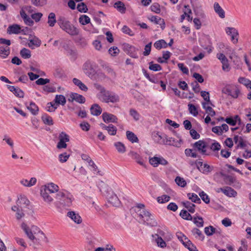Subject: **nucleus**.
<instances>
[{
  "label": "nucleus",
  "instance_id": "nucleus-10",
  "mask_svg": "<svg viewBox=\"0 0 251 251\" xmlns=\"http://www.w3.org/2000/svg\"><path fill=\"white\" fill-rule=\"evenodd\" d=\"M21 227L25 232V234L27 236V237L31 241H34L35 240L36 242H37V239H36L34 236L33 232L31 231V229L27 226L26 224L23 223L21 225Z\"/></svg>",
  "mask_w": 251,
  "mask_h": 251
},
{
  "label": "nucleus",
  "instance_id": "nucleus-29",
  "mask_svg": "<svg viewBox=\"0 0 251 251\" xmlns=\"http://www.w3.org/2000/svg\"><path fill=\"white\" fill-rule=\"evenodd\" d=\"M154 47L157 50H160L162 48H166L168 44L164 40L161 39L156 41L154 44Z\"/></svg>",
  "mask_w": 251,
  "mask_h": 251
},
{
  "label": "nucleus",
  "instance_id": "nucleus-7",
  "mask_svg": "<svg viewBox=\"0 0 251 251\" xmlns=\"http://www.w3.org/2000/svg\"><path fill=\"white\" fill-rule=\"evenodd\" d=\"M106 198L108 202L113 206L117 207L120 205V201L119 198L112 191L107 192Z\"/></svg>",
  "mask_w": 251,
  "mask_h": 251
},
{
  "label": "nucleus",
  "instance_id": "nucleus-21",
  "mask_svg": "<svg viewBox=\"0 0 251 251\" xmlns=\"http://www.w3.org/2000/svg\"><path fill=\"white\" fill-rule=\"evenodd\" d=\"M7 88L16 96L19 97V98H23L24 97V93L19 88L15 87L14 86H11V85H7Z\"/></svg>",
  "mask_w": 251,
  "mask_h": 251
},
{
  "label": "nucleus",
  "instance_id": "nucleus-44",
  "mask_svg": "<svg viewBox=\"0 0 251 251\" xmlns=\"http://www.w3.org/2000/svg\"><path fill=\"white\" fill-rule=\"evenodd\" d=\"M187 196L189 200L193 202L200 203L201 201L197 195L195 193H188Z\"/></svg>",
  "mask_w": 251,
  "mask_h": 251
},
{
  "label": "nucleus",
  "instance_id": "nucleus-3",
  "mask_svg": "<svg viewBox=\"0 0 251 251\" xmlns=\"http://www.w3.org/2000/svg\"><path fill=\"white\" fill-rule=\"evenodd\" d=\"M55 199L64 206L69 207L72 205L73 196L67 192H58L56 194Z\"/></svg>",
  "mask_w": 251,
  "mask_h": 251
},
{
  "label": "nucleus",
  "instance_id": "nucleus-30",
  "mask_svg": "<svg viewBox=\"0 0 251 251\" xmlns=\"http://www.w3.org/2000/svg\"><path fill=\"white\" fill-rule=\"evenodd\" d=\"M10 54V48L6 46L0 47V56L3 58H6Z\"/></svg>",
  "mask_w": 251,
  "mask_h": 251
},
{
  "label": "nucleus",
  "instance_id": "nucleus-5",
  "mask_svg": "<svg viewBox=\"0 0 251 251\" xmlns=\"http://www.w3.org/2000/svg\"><path fill=\"white\" fill-rule=\"evenodd\" d=\"M123 48L124 51L131 57L134 58H137L138 57L137 53L138 49H136L134 47L126 43L123 44Z\"/></svg>",
  "mask_w": 251,
  "mask_h": 251
},
{
  "label": "nucleus",
  "instance_id": "nucleus-14",
  "mask_svg": "<svg viewBox=\"0 0 251 251\" xmlns=\"http://www.w3.org/2000/svg\"><path fill=\"white\" fill-rule=\"evenodd\" d=\"M41 196L44 201L48 203H51L53 200V198H55V196L51 195V193L47 192L44 190L41 191Z\"/></svg>",
  "mask_w": 251,
  "mask_h": 251
},
{
  "label": "nucleus",
  "instance_id": "nucleus-16",
  "mask_svg": "<svg viewBox=\"0 0 251 251\" xmlns=\"http://www.w3.org/2000/svg\"><path fill=\"white\" fill-rule=\"evenodd\" d=\"M21 32V26L17 24H14L8 26L7 29V33L9 34H18Z\"/></svg>",
  "mask_w": 251,
  "mask_h": 251
},
{
  "label": "nucleus",
  "instance_id": "nucleus-50",
  "mask_svg": "<svg viewBox=\"0 0 251 251\" xmlns=\"http://www.w3.org/2000/svg\"><path fill=\"white\" fill-rule=\"evenodd\" d=\"M79 22L81 25H85L90 23V19L87 15H82L79 18Z\"/></svg>",
  "mask_w": 251,
  "mask_h": 251
},
{
  "label": "nucleus",
  "instance_id": "nucleus-51",
  "mask_svg": "<svg viewBox=\"0 0 251 251\" xmlns=\"http://www.w3.org/2000/svg\"><path fill=\"white\" fill-rule=\"evenodd\" d=\"M201 96L203 98L205 102L209 103V104L213 105L211 101L210 100L209 94L208 92L202 91L201 92Z\"/></svg>",
  "mask_w": 251,
  "mask_h": 251
},
{
  "label": "nucleus",
  "instance_id": "nucleus-41",
  "mask_svg": "<svg viewBox=\"0 0 251 251\" xmlns=\"http://www.w3.org/2000/svg\"><path fill=\"white\" fill-rule=\"evenodd\" d=\"M193 222L197 227H201L203 226L204 222L203 218L200 216L195 217L193 218Z\"/></svg>",
  "mask_w": 251,
  "mask_h": 251
},
{
  "label": "nucleus",
  "instance_id": "nucleus-48",
  "mask_svg": "<svg viewBox=\"0 0 251 251\" xmlns=\"http://www.w3.org/2000/svg\"><path fill=\"white\" fill-rule=\"evenodd\" d=\"M144 222L146 223L147 225L151 226H154L157 225L156 221L154 219L153 216L149 217L144 220Z\"/></svg>",
  "mask_w": 251,
  "mask_h": 251
},
{
  "label": "nucleus",
  "instance_id": "nucleus-45",
  "mask_svg": "<svg viewBox=\"0 0 251 251\" xmlns=\"http://www.w3.org/2000/svg\"><path fill=\"white\" fill-rule=\"evenodd\" d=\"M179 215L184 220L191 221L193 219V217L185 210H182Z\"/></svg>",
  "mask_w": 251,
  "mask_h": 251
},
{
  "label": "nucleus",
  "instance_id": "nucleus-58",
  "mask_svg": "<svg viewBox=\"0 0 251 251\" xmlns=\"http://www.w3.org/2000/svg\"><path fill=\"white\" fill-rule=\"evenodd\" d=\"M149 69L153 71H160L162 69L161 66L158 64H153L152 62L149 63Z\"/></svg>",
  "mask_w": 251,
  "mask_h": 251
},
{
  "label": "nucleus",
  "instance_id": "nucleus-18",
  "mask_svg": "<svg viewBox=\"0 0 251 251\" xmlns=\"http://www.w3.org/2000/svg\"><path fill=\"white\" fill-rule=\"evenodd\" d=\"M223 92L228 95L231 96L233 98H237L240 93V90L237 88H233L231 89L226 88Z\"/></svg>",
  "mask_w": 251,
  "mask_h": 251
},
{
  "label": "nucleus",
  "instance_id": "nucleus-11",
  "mask_svg": "<svg viewBox=\"0 0 251 251\" xmlns=\"http://www.w3.org/2000/svg\"><path fill=\"white\" fill-rule=\"evenodd\" d=\"M43 190H45L47 192L51 193V195L56 196V194L55 193H57L59 192V187L57 185L53 183H50L46 185Z\"/></svg>",
  "mask_w": 251,
  "mask_h": 251
},
{
  "label": "nucleus",
  "instance_id": "nucleus-47",
  "mask_svg": "<svg viewBox=\"0 0 251 251\" xmlns=\"http://www.w3.org/2000/svg\"><path fill=\"white\" fill-rule=\"evenodd\" d=\"M170 197L167 195H163L161 196L158 197L157 201L158 203H164L168 202L170 200Z\"/></svg>",
  "mask_w": 251,
  "mask_h": 251
},
{
  "label": "nucleus",
  "instance_id": "nucleus-27",
  "mask_svg": "<svg viewBox=\"0 0 251 251\" xmlns=\"http://www.w3.org/2000/svg\"><path fill=\"white\" fill-rule=\"evenodd\" d=\"M114 7L121 13H125L126 12V8L125 5L124 3L121 1L116 2L114 4Z\"/></svg>",
  "mask_w": 251,
  "mask_h": 251
},
{
  "label": "nucleus",
  "instance_id": "nucleus-54",
  "mask_svg": "<svg viewBox=\"0 0 251 251\" xmlns=\"http://www.w3.org/2000/svg\"><path fill=\"white\" fill-rule=\"evenodd\" d=\"M108 134L110 135H115L117 132V128L113 125L110 124L107 126L106 129Z\"/></svg>",
  "mask_w": 251,
  "mask_h": 251
},
{
  "label": "nucleus",
  "instance_id": "nucleus-4",
  "mask_svg": "<svg viewBox=\"0 0 251 251\" xmlns=\"http://www.w3.org/2000/svg\"><path fill=\"white\" fill-rule=\"evenodd\" d=\"M206 143L203 140H199L193 145L194 150L198 151L202 155H208L209 153L206 152Z\"/></svg>",
  "mask_w": 251,
  "mask_h": 251
},
{
  "label": "nucleus",
  "instance_id": "nucleus-43",
  "mask_svg": "<svg viewBox=\"0 0 251 251\" xmlns=\"http://www.w3.org/2000/svg\"><path fill=\"white\" fill-rule=\"evenodd\" d=\"M192 233L194 236H195V238H197V237L199 236L201 240L203 241L204 240V235L202 234L201 231L198 228H194L192 230Z\"/></svg>",
  "mask_w": 251,
  "mask_h": 251
},
{
  "label": "nucleus",
  "instance_id": "nucleus-38",
  "mask_svg": "<svg viewBox=\"0 0 251 251\" xmlns=\"http://www.w3.org/2000/svg\"><path fill=\"white\" fill-rule=\"evenodd\" d=\"M115 147L117 151L121 153H123L126 151V147L124 144L121 142H115L114 144Z\"/></svg>",
  "mask_w": 251,
  "mask_h": 251
},
{
  "label": "nucleus",
  "instance_id": "nucleus-64",
  "mask_svg": "<svg viewBox=\"0 0 251 251\" xmlns=\"http://www.w3.org/2000/svg\"><path fill=\"white\" fill-rule=\"evenodd\" d=\"M50 80L48 78H40L36 81V84L38 85H44L49 83Z\"/></svg>",
  "mask_w": 251,
  "mask_h": 251
},
{
  "label": "nucleus",
  "instance_id": "nucleus-40",
  "mask_svg": "<svg viewBox=\"0 0 251 251\" xmlns=\"http://www.w3.org/2000/svg\"><path fill=\"white\" fill-rule=\"evenodd\" d=\"M42 120L44 123L47 125L51 126L53 124L52 118L47 114L43 115L42 116Z\"/></svg>",
  "mask_w": 251,
  "mask_h": 251
},
{
  "label": "nucleus",
  "instance_id": "nucleus-52",
  "mask_svg": "<svg viewBox=\"0 0 251 251\" xmlns=\"http://www.w3.org/2000/svg\"><path fill=\"white\" fill-rule=\"evenodd\" d=\"M225 181L226 184L231 185L236 181V178L232 176L226 175L225 176Z\"/></svg>",
  "mask_w": 251,
  "mask_h": 251
},
{
  "label": "nucleus",
  "instance_id": "nucleus-26",
  "mask_svg": "<svg viewBox=\"0 0 251 251\" xmlns=\"http://www.w3.org/2000/svg\"><path fill=\"white\" fill-rule=\"evenodd\" d=\"M223 193L229 197H235L237 195V193L236 191L228 186L224 188V192Z\"/></svg>",
  "mask_w": 251,
  "mask_h": 251
},
{
  "label": "nucleus",
  "instance_id": "nucleus-46",
  "mask_svg": "<svg viewBox=\"0 0 251 251\" xmlns=\"http://www.w3.org/2000/svg\"><path fill=\"white\" fill-rule=\"evenodd\" d=\"M188 110L190 114L194 116H197L198 115V109L193 104L189 103L188 105Z\"/></svg>",
  "mask_w": 251,
  "mask_h": 251
},
{
  "label": "nucleus",
  "instance_id": "nucleus-12",
  "mask_svg": "<svg viewBox=\"0 0 251 251\" xmlns=\"http://www.w3.org/2000/svg\"><path fill=\"white\" fill-rule=\"evenodd\" d=\"M102 117L103 121L106 123H117L118 118L112 114L104 112L102 115Z\"/></svg>",
  "mask_w": 251,
  "mask_h": 251
},
{
  "label": "nucleus",
  "instance_id": "nucleus-57",
  "mask_svg": "<svg viewBox=\"0 0 251 251\" xmlns=\"http://www.w3.org/2000/svg\"><path fill=\"white\" fill-rule=\"evenodd\" d=\"M226 34L228 35L231 36V35H239L238 30L234 28V27H227L226 28Z\"/></svg>",
  "mask_w": 251,
  "mask_h": 251
},
{
  "label": "nucleus",
  "instance_id": "nucleus-61",
  "mask_svg": "<svg viewBox=\"0 0 251 251\" xmlns=\"http://www.w3.org/2000/svg\"><path fill=\"white\" fill-rule=\"evenodd\" d=\"M70 156L66 152L61 153L59 155V160L60 162L64 163L67 161Z\"/></svg>",
  "mask_w": 251,
  "mask_h": 251
},
{
  "label": "nucleus",
  "instance_id": "nucleus-56",
  "mask_svg": "<svg viewBox=\"0 0 251 251\" xmlns=\"http://www.w3.org/2000/svg\"><path fill=\"white\" fill-rule=\"evenodd\" d=\"M77 9L80 12L86 13L88 10V8L84 2H81L77 4Z\"/></svg>",
  "mask_w": 251,
  "mask_h": 251
},
{
  "label": "nucleus",
  "instance_id": "nucleus-42",
  "mask_svg": "<svg viewBox=\"0 0 251 251\" xmlns=\"http://www.w3.org/2000/svg\"><path fill=\"white\" fill-rule=\"evenodd\" d=\"M20 54L21 56L25 59H28L30 58L31 56L30 50L25 48L21 50Z\"/></svg>",
  "mask_w": 251,
  "mask_h": 251
},
{
  "label": "nucleus",
  "instance_id": "nucleus-15",
  "mask_svg": "<svg viewBox=\"0 0 251 251\" xmlns=\"http://www.w3.org/2000/svg\"><path fill=\"white\" fill-rule=\"evenodd\" d=\"M67 216L71 219L75 223L79 224L82 222L81 217L78 213L74 211H69L67 213Z\"/></svg>",
  "mask_w": 251,
  "mask_h": 251
},
{
  "label": "nucleus",
  "instance_id": "nucleus-8",
  "mask_svg": "<svg viewBox=\"0 0 251 251\" xmlns=\"http://www.w3.org/2000/svg\"><path fill=\"white\" fill-rule=\"evenodd\" d=\"M82 69L84 73L89 77H92L93 76L95 70L92 67L90 61H86L83 64Z\"/></svg>",
  "mask_w": 251,
  "mask_h": 251
},
{
  "label": "nucleus",
  "instance_id": "nucleus-13",
  "mask_svg": "<svg viewBox=\"0 0 251 251\" xmlns=\"http://www.w3.org/2000/svg\"><path fill=\"white\" fill-rule=\"evenodd\" d=\"M69 101H75L79 103H84L85 102V98L82 95L75 93H72L70 94Z\"/></svg>",
  "mask_w": 251,
  "mask_h": 251
},
{
  "label": "nucleus",
  "instance_id": "nucleus-33",
  "mask_svg": "<svg viewBox=\"0 0 251 251\" xmlns=\"http://www.w3.org/2000/svg\"><path fill=\"white\" fill-rule=\"evenodd\" d=\"M180 141H181V140L178 141L173 138L169 137L168 138H166V142H164V144L176 147H179L180 145Z\"/></svg>",
  "mask_w": 251,
  "mask_h": 251
},
{
  "label": "nucleus",
  "instance_id": "nucleus-1",
  "mask_svg": "<svg viewBox=\"0 0 251 251\" xmlns=\"http://www.w3.org/2000/svg\"><path fill=\"white\" fill-rule=\"evenodd\" d=\"M95 87L100 91L98 96L101 101L106 103H115L119 101V96L114 92L107 90L104 87L99 84H95Z\"/></svg>",
  "mask_w": 251,
  "mask_h": 251
},
{
  "label": "nucleus",
  "instance_id": "nucleus-53",
  "mask_svg": "<svg viewBox=\"0 0 251 251\" xmlns=\"http://www.w3.org/2000/svg\"><path fill=\"white\" fill-rule=\"evenodd\" d=\"M175 181L178 186L182 187H185L187 184V183L184 178L180 176H176L175 179Z\"/></svg>",
  "mask_w": 251,
  "mask_h": 251
},
{
  "label": "nucleus",
  "instance_id": "nucleus-20",
  "mask_svg": "<svg viewBox=\"0 0 251 251\" xmlns=\"http://www.w3.org/2000/svg\"><path fill=\"white\" fill-rule=\"evenodd\" d=\"M214 10L215 13L218 14L220 18L224 19L225 18V12L224 10L221 7L219 3L215 2L213 5Z\"/></svg>",
  "mask_w": 251,
  "mask_h": 251
},
{
  "label": "nucleus",
  "instance_id": "nucleus-19",
  "mask_svg": "<svg viewBox=\"0 0 251 251\" xmlns=\"http://www.w3.org/2000/svg\"><path fill=\"white\" fill-rule=\"evenodd\" d=\"M151 22H154L155 24L159 25L162 30L165 27V23L163 19L157 16H152L150 18Z\"/></svg>",
  "mask_w": 251,
  "mask_h": 251
},
{
  "label": "nucleus",
  "instance_id": "nucleus-31",
  "mask_svg": "<svg viewBox=\"0 0 251 251\" xmlns=\"http://www.w3.org/2000/svg\"><path fill=\"white\" fill-rule=\"evenodd\" d=\"M182 205L188 209V211L191 213H194L195 211V207L196 205L189 201L182 202Z\"/></svg>",
  "mask_w": 251,
  "mask_h": 251
},
{
  "label": "nucleus",
  "instance_id": "nucleus-32",
  "mask_svg": "<svg viewBox=\"0 0 251 251\" xmlns=\"http://www.w3.org/2000/svg\"><path fill=\"white\" fill-rule=\"evenodd\" d=\"M48 24L49 26L50 27L54 26L55 23L57 22L55 13L53 12L50 13L48 15Z\"/></svg>",
  "mask_w": 251,
  "mask_h": 251
},
{
  "label": "nucleus",
  "instance_id": "nucleus-2",
  "mask_svg": "<svg viewBox=\"0 0 251 251\" xmlns=\"http://www.w3.org/2000/svg\"><path fill=\"white\" fill-rule=\"evenodd\" d=\"M57 23L61 29L71 36H76L79 33V29L64 16H60L57 20Z\"/></svg>",
  "mask_w": 251,
  "mask_h": 251
},
{
  "label": "nucleus",
  "instance_id": "nucleus-37",
  "mask_svg": "<svg viewBox=\"0 0 251 251\" xmlns=\"http://www.w3.org/2000/svg\"><path fill=\"white\" fill-rule=\"evenodd\" d=\"M54 101L58 104L64 105L66 103V100L65 97L62 95H57L55 96Z\"/></svg>",
  "mask_w": 251,
  "mask_h": 251
},
{
  "label": "nucleus",
  "instance_id": "nucleus-62",
  "mask_svg": "<svg viewBox=\"0 0 251 251\" xmlns=\"http://www.w3.org/2000/svg\"><path fill=\"white\" fill-rule=\"evenodd\" d=\"M151 11L156 13H159L160 12V5L158 3H154L151 6Z\"/></svg>",
  "mask_w": 251,
  "mask_h": 251
},
{
  "label": "nucleus",
  "instance_id": "nucleus-39",
  "mask_svg": "<svg viewBox=\"0 0 251 251\" xmlns=\"http://www.w3.org/2000/svg\"><path fill=\"white\" fill-rule=\"evenodd\" d=\"M183 245L190 251H198L196 247L192 244L190 240H187L185 242H183Z\"/></svg>",
  "mask_w": 251,
  "mask_h": 251
},
{
  "label": "nucleus",
  "instance_id": "nucleus-28",
  "mask_svg": "<svg viewBox=\"0 0 251 251\" xmlns=\"http://www.w3.org/2000/svg\"><path fill=\"white\" fill-rule=\"evenodd\" d=\"M208 104L209 103L207 102H202V107L205 110L206 113L208 114L209 116L213 117L215 115V112L211 107L208 105Z\"/></svg>",
  "mask_w": 251,
  "mask_h": 251
},
{
  "label": "nucleus",
  "instance_id": "nucleus-34",
  "mask_svg": "<svg viewBox=\"0 0 251 251\" xmlns=\"http://www.w3.org/2000/svg\"><path fill=\"white\" fill-rule=\"evenodd\" d=\"M126 135L127 139L132 143L138 142L139 140L137 136L132 131H127L126 132Z\"/></svg>",
  "mask_w": 251,
  "mask_h": 251
},
{
  "label": "nucleus",
  "instance_id": "nucleus-9",
  "mask_svg": "<svg viewBox=\"0 0 251 251\" xmlns=\"http://www.w3.org/2000/svg\"><path fill=\"white\" fill-rule=\"evenodd\" d=\"M217 57L222 63L223 70L225 71H228L229 70V65L226 57L223 53H217Z\"/></svg>",
  "mask_w": 251,
  "mask_h": 251
},
{
  "label": "nucleus",
  "instance_id": "nucleus-63",
  "mask_svg": "<svg viewBox=\"0 0 251 251\" xmlns=\"http://www.w3.org/2000/svg\"><path fill=\"white\" fill-rule=\"evenodd\" d=\"M202 200L206 203H209L210 202V199L208 196L203 191H202L199 194Z\"/></svg>",
  "mask_w": 251,
  "mask_h": 251
},
{
  "label": "nucleus",
  "instance_id": "nucleus-25",
  "mask_svg": "<svg viewBox=\"0 0 251 251\" xmlns=\"http://www.w3.org/2000/svg\"><path fill=\"white\" fill-rule=\"evenodd\" d=\"M91 114L95 116H99L102 112L101 108L98 104H93L90 108Z\"/></svg>",
  "mask_w": 251,
  "mask_h": 251
},
{
  "label": "nucleus",
  "instance_id": "nucleus-24",
  "mask_svg": "<svg viewBox=\"0 0 251 251\" xmlns=\"http://www.w3.org/2000/svg\"><path fill=\"white\" fill-rule=\"evenodd\" d=\"M25 105L27 109L29 110L33 115H36L38 113L39 108L34 102H31L29 105H27V103H25Z\"/></svg>",
  "mask_w": 251,
  "mask_h": 251
},
{
  "label": "nucleus",
  "instance_id": "nucleus-59",
  "mask_svg": "<svg viewBox=\"0 0 251 251\" xmlns=\"http://www.w3.org/2000/svg\"><path fill=\"white\" fill-rule=\"evenodd\" d=\"M41 41L38 38H36L35 39H31L29 40V43H28V47L30 48L32 47V46L35 45L37 47H39L41 45Z\"/></svg>",
  "mask_w": 251,
  "mask_h": 251
},
{
  "label": "nucleus",
  "instance_id": "nucleus-22",
  "mask_svg": "<svg viewBox=\"0 0 251 251\" xmlns=\"http://www.w3.org/2000/svg\"><path fill=\"white\" fill-rule=\"evenodd\" d=\"M128 155L133 159H135L138 164L142 166H145V163L143 158L138 153L134 151H130Z\"/></svg>",
  "mask_w": 251,
  "mask_h": 251
},
{
  "label": "nucleus",
  "instance_id": "nucleus-55",
  "mask_svg": "<svg viewBox=\"0 0 251 251\" xmlns=\"http://www.w3.org/2000/svg\"><path fill=\"white\" fill-rule=\"evenodd\" d=\"M129 114L135 121L139 120L140 118V115L139 113L135 109H131L129 110Z\"/></svg>",
  "mask_w": 251,
  "mask_h": 251
},
{
  "label": "nucleus",
  "instance_id": "nucleus-6",
  "mask_svg": "<svg viewBox=\"0 0 251 251\" xmlns=\"http://www.w3.org/2000/svg\"><path fill=\"white\" fill-rule=\"evenodd\" d=\"M149 162L154 167H157L159 164L165 166L168 164V162L163 157L154 156L150 158Z\"/></svg>",
  "mask_w": 251,
  "mask_h": 251
},
{
  "label": "nucleus",
  "instance_id": "nucleus-36",
  "mask_svg": "<svg viewBox=\"0 0 251 251\" xmlns=\"http://www.w3.org/2000/svg\"><path fill=\"white\" fill-rule=\"evenodd\" d=\"M204 232L209 236L212 235L214 233H220V232L218 231L215 227L211 226L205 227L204 228Z\"/></svg>",
  "mask_w": 251,
  "mask_h": 251
},
{
  "label": "nucleus",
  "instance_id": "nucleus-49",
  "mask_svg": "<svg viewBox=\"0 0 251 251\" xmlns=\"http://www.w3.org/2000/svg\"><path fill=\"white\" fill-rule=\"evenodd\" d=\"M88 164L89 166L92 167V171L95 174L97 173V174H99L100 176L103 175L101 171L98 170L97 166L92 160H90V162H89Z\"/></svg>",
  "mask_w": 251,
  "mask_h": 251
},
{
  "label": "nucleus",
  "instance_id": "nucleus-35",
  "mask_svg": "<svg viewBox=\"0 0 251 251\" xmlns=\"http://www.w3.org/2000/svg\"><path fill=\"white\" fill-rule=\"evenodd\" d=\"M73 82L75 85L77 86L81 90L86 91L88 90L87 87L78 79L74 78L73 79Z\"/></svg>",
  "mask_w": 251,
  "mask_h": 251
},
{
  "label": "nucleus",
  "instance_id": "nucleus-17",
  "mask_svg": "<svg viewBox=\"0 0 251 251\" xmlns=\"http://www.w3.org/2000/svg\"><path fill=\"white\" fill-rule=\"evenodd\" d=\"M37 182V179L35 177H31L29 180L23 178L20 181V183L24 186L30 187Z\"/></svg>",
  "mask_w": 251,
  "mask_h": 251
},
{
  "label": "nucleus",
  "instance_id": "nucleus-60",
  "mask_svg": "<svg viewBox=\"0 0 251 251\" xmlns=\"http://www.w3.org/2000/svg\"><path fill=\"white\" fill-rule=\"evenodd\" d=\"M108 52L111 56H116L119 53L120 50L116 47H112L109 49Z\"/></svg>",
  "mask_w": 251,
  "mask_h": 251
},
{
  "label": "nucleus",
  "instance_id": "nucleus-23",
  "mask_svg": "<svg viewBox=\"0 0 251 251\" xmlns=\"http://www.w3.org/2000/svg\"><path fill=\"white\" fill-rule=\"evenodd\" d=\"M17 204L19 206H22L23 205L26 207L29 205L30 201L25 196H20L17 201Z\"/></svg>",
  "mask_w": 251,
  "mask_h": 251
}]
</instances>
